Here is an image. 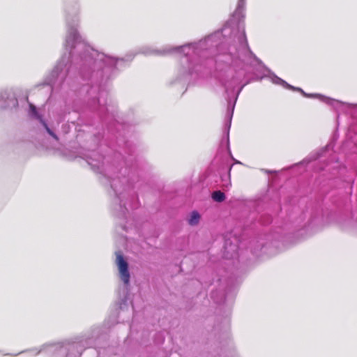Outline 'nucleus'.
<instances>
[{
    "label": "nucleus",
    "instance_id": "0eeeda50",
    "mask_svg": "<svg viewBox=\"0 0 357 357\" xmlns=\"http://www.w3.org/2000/svg\"><path fill=\"white\" fill-rule=\"evenodd\" d=\"M297 91H301V92H303V90L301 89H297Z\"/></svg>",
    "mask_w": 357,
    "mask_h": 357
},
{
    "label": "nucleus",
    "instance_id": "39448f33",
    "mask_svg": "<svg viewBox=\"0 0 357 357\" xmlns=\"http://www.w3.org/2000/svg\"><path fill=\"white\" fill-rule=\"evenodd\" d=\"M230 171H231V167L229 168V178L230 179ZM227 187H231V181H229L228 184L226 185Z\"/></svg>",
    "mask_w": 357,
    "mask_h": 357
},
{
    "label": "nucleus",
    "instance_id": "f03ea898",
    "mask_svg": "<svg viewBox=\"0 0 357 357\" xmlns=\"http://www.w3.org/2000/svg\"><path fill=\"white\" fill-rule=\"evenodd\" d=\"M200 218L199 213L197 211H194L190 213V217L188 219V222L191 226H195L199 224Z\"/></svg>",
    "mask_w": 357,
    "mask_h": 357
},
{
    "label": "nucleus",
    "instance_id": "f257e3e1",
    "mask_svg": "<svg viewBox=\"0 0 357 357\" xmlns=\"http://www.w3.org/2000/svg\"><path fill=\"white\" fill-rule=\"evenodd\" d=\"M116 263L119 268L121 279L125 284H128L130 282L128 264L121 253H116Z\"/></svg>",
    "mask_w": 357,
    "mask_h": 357
},
{
    "label": "nucleus",
    "instance_id": "20e7f679",
    "mask_svg": "<svg viewBox=\"0 0 357 357\" xmlns=\"http://www.w3.org/2000/svg\"><path fill=\"white\" fill-rule=\"evenodd\" d=\"M45 128L47 130V132L52 136L54 139H58L57 136L47 127V125H45Z\"/></svg>",
    "mask_w": 357,
    "mask_h": 357
},
{
    "label": "nucleus",
    "instance_id": "423d86ee",
    "mask_svg": "<svg viewBox=\"0 0 357 357\" xmlns=\"http://www.w3.org/2000/svg\"><path fill=\"white\" fill-rule=\"evenodd\" d=\"M31 108L32 109L33 111L36 110V107L32 105H31Z\"/></svg>",
    "mask_w": 357,
    "mask_h": 357
},
{
    "label": "nucleus",
    "instance_id": "7ed1b4c3",
    "mask_svg": "<svg viewBox=\"0 0 357 357\" xmlns=\"http://www.w3.org/2000/svg\"><path fill=\"white\" fill-rule=\"evenodd\" d=\"M212 198L214 201L217 202H222L225 200L226 197L224 192L220 190L214 191L212 193Z\"/></svg>",
    "mask_w": 357,
    "mask_h": 357
}]
</instances>
